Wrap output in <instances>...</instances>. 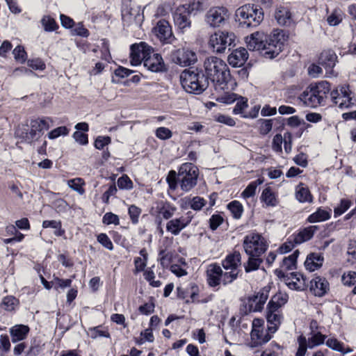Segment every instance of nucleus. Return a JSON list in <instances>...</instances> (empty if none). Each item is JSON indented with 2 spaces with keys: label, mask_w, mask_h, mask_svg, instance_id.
I'll use <instances>...</instances> for the list:
<instances>
[{
  "label": "nucleus",
  "mask_w": 356,
  "mask_h": 356,
  "mask_svg": "<svg viewBox=\"0 0 356 356\" xmlns=\"http://www.w3.org/2000/svg\"><path fill=\"white\" fill-rule=\"evenodd\" d=\"M330 90V83L321 81L307 87L300 95L299 99L305 106L315 108L325 105Z\"/></svg>",
  "instance_id": "7ed1b4c3"
},
{
  "label": "nucleus",
  "mask_w": 356,
  "mask_h": 356,
  "mask_svg": "<svg viewBox=\"0 0 356 356\" xmlns=\"http://www.w3.org/2000/svg\"><path fill=\"white\" fill-rule=\"evenodd\" d=\"M222 268L214 264L209 266L207 270V283L211 287H216L222 282Z\"/></svg>",
  "instance_id": "b1692460"
},
{
  "label": "nucleus",
  "mask_w": 356,
  "mask_h": 356,
  "mask_svg": "<svg viewBox=\"0 0 356 356\" xmlns=\"http://www.w3.org/2000/svg\"><path fill=\"white\" fill-rule=\"evenodd\" d=\"M236 35L233 32L218 31L212 34L209 40V45L216 53H223L235 45Z\"/></svg>",
  "instance_id": "6e6552de"
},
{
  "label": "nucleus",
  "mask_w": 356,
  "mask_h": 356,
  "mask_svg": "<svg viewBox=\"0 0 356 356\" xmlns=\"http://www.w3.org/2000/svg\"><path fill=\"white\" fill-rule=\"evenodd\" d=\"M277 121L281 124H284V119L280 117L278 118L274 119H259L257 121V124H259V133L261 135H267L272 129L273 127V122Z\"/></svg>",
  "instance_id": "2f4dec72"
},
{
  "label": "nucleus",
  "mask_w": 356,
  "mask_h": 356,
  "mask_svg": "<svg viewBox=\"0 0 356 356\" xmlns=\"http://www.w3.org/2000/svg\"><path fill=\"white\" fill-rule=\"evenodd\" d=\"M289 296L286 293L279 292L274 295L268 302L266 317L270 333H275L281 325L283 320L281 308L287 302Z\"/></svg>",
  "instance_id": "39448f33"
},
{
  "label": "nucleus",
  "mask_w": 356,
  "mask_h": 356,
  "mask_svg": "<svg viewBox=\"0 0 356 356\" xmlns=\"http://www.w3.org/2000/svg\"><path fill=\"white\" fill-rule=\"evenodd\" d=\"M286 280L287 286L291 289L303 291L307 286L306 277L300 273H291L290 277Z\"/></svg>",
  "instance_id": "5701e85b"
},
{
  "label": "nucleus",
  "mask_w": 356,
  "mask_h": 356,
  "mask_svg": "<svg viewBox=\"0 0 356 356\" xmlns=\"http://www.w3.org/2000/svg\"><path fill=\"white\" fill-rule=\"evenodd\" d=\"M296 197L300 202H311L312 196L308 188L305 187H299L296 192Z\"/></svg>",
  "instance_id": "58836bf2"
},
{
  "label": "nucleus",
  "mask_w": 356,
  "mask_h": 356,
  "mask_svg": "<svg viewBox=\"0 0 356 356\" xmlns=\"http://www.w3.org/2000/svg\"><path fill=\"white\" fill-rule=\"evenodd\" d=\"M203 71L216 90H222L231 79L229 67L226 63L216 56H210L204 62Z\"/></svg>",
  "instance_id": "f03ea898"
},
{
  "label": "nucleus",
  "mask_w": 356,
  "mask_h": 356,
  "mask_svg": "<svg viewBox=\"0 0 356 356\" xmlns=\"http://www.w3.org/2000/svg\"><path fill=\"white\" fill-rule=\"evenodd\" d=\"M325 339V336L322 334L321 332H312V336L309 337L308 342V348H313L315 346H319L324 343Z\"/></svg>",
  "instance_id": "ea45409f"
},
{
  "label": "nucleus",
  "mask_w": 356,
  "mask_h": 356,
  "mask_svg": "<svg viewBox=\"0 0 356 356\" xmlns=\"http://www.w3.org/2000/svg\"><path fill=\"white\" fill-rule=\"evenodd\" d=\"M193 215L191 211H188L185 216L170 220L166 224L167 232L177 236L191 222Z\"/></svg>",
  "instance_id": "dca6fc26"
},
{
  "label": "nucleus",
  "mask_w": 356,
  "mask_h": 356,
  "mask_svg": "<svg viewBox=\"0 0 356 356\" xmlns=\"http://www.w3.org/2000/svg\"><path fill=\"white\" fill-rule=\"evenodd\" d=\"M144 278L153 287H159L161 285V282L159 280L155 281V274L151 268H148L144 271Z\"/></svg>",
  "instance_id": "49530a36"
},
{
  "label": "nucleus",
  "mask_w": 356,
  "mask_h": 356,
  "mask_svg": "<svg viewBox=\"0 0 356 356\" xmlns=\"http://www.w3.org/2000/svg\"><path fill=\"white\" fill-rule=\"evenodd\" d=\"M286 41L283 31H275L269 35L262 32H254L245 38L247 47L250 51H259L266 57L273 58L282 51Z\"/></svg>",
  "instance_id": "f257e3e1"
},
{
  "label": "nucleus",
  "mask_w": 356,
  "mask_h": 356,
  "mask_svg": "<svg viewBox=\"0 0 356 356\" xmlns=\"http://www.w3.org/2000/svg\"><path fill=\"white\" fill-rule=\"evenodd\" d=\"M121 13L123 22L128 25L133 23L140 24L143 19L140 7L132 5L130 1L123 3Z\"/></svg>",
  "instance_id": "4468645a"
},
{
  "label": "nucleus",
  "mask_w": 356,
  "mask_h": 356,
  "mask_svg": "<svg viewBox=\"0 0 356 356\" xmlns=\"http://www.w3.org/2000/svg\"><path fill=\"white\" fill-rule=\"evenodd\" d=\"M166 181L170 189L175 190L179 184L178 172L174 170H170L166 178Z\"/></svg>",
  "instance_id": "13d9d810"
},
{
  "label": "nucleus",
  "mask_w": 356,
  "mask_h": 356,
  "mask_svg": "<svg viewBox=\"0 0 356 356\" xmlns=\"http://www.w3.org/2000/svg\"><path fill=\"white\" fill-rule=\"evenodd\" d=\"M40 23L46 32L55 31L59 27L56 20L49 15H44L40 20Z\"/></svg>",
  "instance_id": "c9c22d12"
},
{
  "label": "nucleus",
  "mask_w": 356,
  "mask_h": 356,
  "mask_svg": "<svg viewBox=\"0 0 356 356\" xmlns=\"http://www.w3.org/2000/svg\"><path fill=\"white\" fill-rule=\"evenodd\" d=\"M82 184V179L81 178L73 179L68 181L69 187L81 195L84 193V189L81 186Z\"/></svg>",
  "instance_id": "0e129e2a"
},
{
  "label": "nucleus",
  "mask_w": 356,
  "mask_h": 356,
  "mask_svg": "<svg viewBox=\"0 0 356 356\" xmlns=\"http://www.w3.org/2000/svg\"><path fill=\"white\" fill-rule=\"evenodd\" d=\"M264 182L263 178H259L255 181L250 182L245 190L241 193V197L244 199L253 197L256 193V190L258 186L262 184Z\"/></svg>",
  "instance_id": "72a5a7b5"
},
{
  "label": "nucleus",
  "mask_w": 356,
  "mask_h": 356,
  "mask_svg": "<svg viewBox=\"0 0 356 356\" xmlns=\"http://www.w3.org/2000/svg\"><path fill=\"white\" fill-rule=\"evenodd\" d=\"M248 58V53L245 48H238L233 51L228 56V62L234 67L243 66Z\"/></svg>",
  "instance_id": "4be33fe9"
},
{
  "label": "nucleus",
  "mask_w": 356,
  "mask_h": 356,
  "mask_svg": "<svg viewBox=\"0 0 356 356\" xmlns=\"http://www.w3.org/2000/svg\"><path fill=\"white\" fill-rule=\"evenodd\" d=\"M229 271H226L223 273L222 270V283L224 285H227L228 284L232 283L236 278L238 277V275L239 270H229Z\"/></svg>",
  "instance_id": "79ce46f5"
},
{
  "label": "nucleus",
  "mask_w": 356,
  "mask_h": 356,
  "mask_svg": "<svg viewBox=\"0 0 356 356\" xmlns=\"http://www.w3.org/2000/svg\"><path fill=\"white\" fill-rule=\"evenodd\" d=\"M191 15H195L198 11L203 10V3L200 0H193L189 3L181 5Z\"/></svg>",
  "instance_id": "37998d69"
},
{
  "label": "nucleus",
  "mask_w": 356,
  "mask_h": 356,
  "mask_svg": "<svg viewBox=\"0 0 356 356\" xmlns=\"http://www.w3.org/2000/svg\"><path fill=\"white\" fill-rule=\"evenodd\" d=\"M69 129L65 127V126H61V127H57L53 130H51L50 132H49L48 134V137L49 139H56L57 138H58L59 136H67L69 134Z\"/></svg>",
  "instance_id": "603ef678"
},
{
  "label": "nucleus",
  "mask_w": 356,
  "mask_h": 356,
  "mask_svg": "<svg viewBox=\"0 0 356 356\" xmlns=\"http://www.w3.org/2000/svg\"><path fill=\"white\" fill-rule=\"evenodd\" d=\"M273 334L269 332L268 327L267 330L264 328L262 330H252V346L254 347L259 346L268 342L271 339Z\"/></svg>",
  "instance_id": "393cba45"
},
{
  "label": "nucleus",
  "mask_w": 356,
  "mask_h": 356,
  "mask_svg": "<svg viewBox=\"0 0 356 356\" xmlns=\"http://www.w3.org/2000/svg\"><path fill=\"white\" fill-rule=\"evenodd\" d=\"M153 32L163 43L170 44L175 39L169 22L165 19H161L157 22Z\"/></svg>",
  "instance_id": "f3484780"
},
{
  "label": "nucleus",
  "mask_w": 356,
  "mask_h": 356,
  "mask_svg": "<svg viewBox=\"0 0 356 356\" xmlns=\"http://www.w3.org/2000/svg\"><path fill=\"white\" fill-rule=\"evenodd\" d=\"M243 247L248 256H261L268 249L264 238L258 233H250L244 237Z\"/></svg>",
  "instance_id": "1a4fd4ad"
},
{
  "label": "nucleus",
  "mask_w": 356,
  "mask_h": 356,
  "mask_svg": "<svg viewBox=\"0 0 356 356\" xmlns=\"http://www.w3.org/2000/svg\"><path fill=\"white\" fill-rule=\"evenodd\" d=\"M111 142V138L109 136H98L95 140V147L98 149H104Z\"/></svg>",
  "instance_id": "338daca9"
},
{
  "label": "nucleus",
  "mask_w": 356,
  "mask_h": 356,
  "mask_svg": "<svg viewBox=\"0 0 356 356\" xmlns=\"http://www.w3.org/2000/svg\"><path fill=\"white\" fill-rule=\"evenodd\" d=\"M13 54L16 61L23 63L26 60L27 54L24 47L21 45L17 46L13 51Z\"/></svg>",
  "instance_id": "a18cd8bd"
},
{
  "label": "nucleus",
  "mask_w": 356,
  "mask_h": 356,
  "mask_svg": "<svg viewBox=\"0 0 356 356\" xmlns=\"http://www.w3.org/2000/svg\"><path fill=\"white\" fill-rule=\"evenodd\" d=\"M298 349L296 356H305L307 348H308V342L305 337L301 335L298 338Z\"/></svg>",
  "instance_id": "bf43d9fd"
},
{
  "label": "nucleus",
  "mask_w": 356,
  "mask_h": 356,
  "mask_svg": "<svg viewBox=\"0 0 356 356\" xmlns=\"http://www.w3.org/2000/svg\"><path fill=\"white\" fill-rule=\"evenodd\" d=\"M343 284L346 286H351L356 283V272L348 271L345 273L341 277Z\"/></svg>",
  "instance_id": "052dcab7"
},
{
  "label": "nucleus",
  "mask_w": 356,
  "mask_h": 356,
  "mask_svg": "<svg viewBox=\"0 0 356 356\" xmlns=\"http://www.w3.org/2000/svg\"><path fill=\"white\" fill-rule=\"evenodd\" d=\"M284 138H282V135L280 134H276L273 139L272 143V148L273 151L276 152H282V144L283 143Z\"/></svg>",
  "instance_id": "774afa93"
},
{
  "label": "nucleus",
  "mask_w": 356,
  "mask_h": 356,
  "mask_svg": "<svg viewBox=\"0 0 356 356\" xmlns=\"http://www.w3.org/2000/svg\"><path fill=\"white\" fill-rule=\"evenodd\" d=\"M207 204V200L200 196L193 197L189 202L190 207L195 211H200Z\"/></svg>",
  "instance_id": "de8ad7c7"
},
{
  "label": "nucleus",
  "mask_w": 356,
  "mask_h": 356,
  "mask_svg": "<svg viewBox=\"0 0 356 356\" xmlns=\"http://www.w3.org/2000/svg\"><path fill=\"white\" fill-rule=\"evenodd\" d=\"M141 211V209L134 204H132L129 207L128 213L133 224L136 225L138 222Z\"/></svg>",
  "instance_id": "3c124183"
},
{
  "label": "nucleus",
  "mask_w": 356,
  "mask_h": 356,
  "mask_svg": "<svg viewBox=\"0 0 356 356\" xmlns=\"http://www.w3.org/2000/svg\"><path fill=\"white\" fill-rule=\"evenodd\" d=\"M309 289L314 296L322 297L329 290V283L325 278L317 276L310 281Z\"/></svg>",
  "instance_id": "412c9836"
},
{
  "label": "nucleus",
  "mask_w": 356,
  "mask_h": 356,
  "mask_svg": "<svg viewBox=\"0 0 356 356\" xmlns=\"http://www.w3.org/2000/svg\"><path fill=\"white\" fill-rule=\"evenodd\" d=\"M323 261L324 258L320 253H311L307 256L305 266L307 270L313 272L322 266Z\"/></svg>",
  "instance_id": "cd10ccee"
},
{
  "label": "nucleus",
  "mask_w": 356,
  "mask_h": 356,
  "mask_svg": "<svg viewBox=\"0 0 356 356\" xmlns=\"http://www.w3.org/2000/svg\"><path fill=\"white\" fill-rule=\"evenodd\" d=\"M18 304V300L13 296H6L3 298L1 302V307L8 312H12L15 309Z\"/></svg>",
  "instance_id": "a19ab883"
},
{
  "label": "nucleus",
  "mask_w": 356,
  "mask_h": 356,
  "mask_svg": "<svg viewBox=\"0 0 356 356\" xmlns=\"http://www.w3.org/2000/svg\"><path fill=\"white\" fill-rule=\"evenodd\" d=\"M130 62L131 65L138 66L144 63V60L152 53L153 48L145 42L133 44L130 47Z\"/></svg>",
  "instance_id": "ddd939ff"
},
{
  "label": "nucleus",
  "mask_w": 356,
  "mask_h": 356,
  "mask_svg": "<svg viewBox=\"0 0 356 356\" xmlns=\"http://www.w3.org/2000/svg\"><path fill=\"white\" fill-rule=\"evenodd\" d=\"M241 253L238 251H234L233 253L227 255L222 263V265L225 270H238V268L241 266Z\"/></svg>",
  "instance_id": "a878e982"
},
{
  "label": "nucleus",
  "mask_w": 356,
  "mask_h": 356,
  "mask_svg": "<svg viewBox=\"0 0 356 356\" xmlns=\"http://www.w3.org/2000/svg\"><path fill=\"white\" fill-rule=\"evenodd\" d=\"M199 175L198 168L191 163H184L178 170V181L181 189L189 192L197 184Z\"/></svg>",
  "instance_id": "0eeeda50"
},
{
  "label": "nucleus",
  "mask_w": 356,
  "mask_h": 356,
  "mask_svg": "<svg viewBox=\"0 0 356 356\" xmlns=\"http://www.w3.org/2000/svg\"><path fill=\"white\" fill-rule=\"evenodd\" d=\"M191 14L186 10L184 6H179L173 14L175 24L182 31L191 26L190 19Z\"/></svg>",
  "instance_id": "6ab92c4d"
},
{
  "label": "nucleus",
  "mask_w": 356,
  "mask_h": 356,
  "mask_svg": "<svg viewBox=\"0 0 356 356\" xmlns=\"http://www.w3.org/2000/svg\"><path fill=\"white\" fill-rule=\"evenodd\" d=\"M97 241L102 244L104 248L109 250H112L113 249V245L109 237L104 233L99 234L97 236Z\"/></svg>",
  "instance_id": "69168bd1"
},
{
  "label": "nucleus",
  "mask_w": 356,
  "mask_h": 356,
  "mask_svg": "<svg viewBox=\"0 0 356 356\" xmlns=\"http://www.w3.org/2000/svg\"><path fill=\"white\" fill-rule=\"evenodd\" d=\"M261 256H249L248 262L244 264L245 271L250 273L257 270L259 268L260 265L263 262V259L260 258Z\"/></svg>",
  "instance_id": "f704fd0d"
},
{
  "label": "nucleus",
  "mask_w": 356,
  "mask_h": 356,
  "mask_svg": "<svg viewBox=\"0 0 356 356\" xmlns=\"http://www.w3.org/2000/svg\"><path fill=\"white\" fill-rule=\"evenodd\" d=\"M275 18L280 26L290 27L295 24L293 16L287 6H278L275 12Z\"/></svg>",
  "instance_id": "aec40b11"
},
{
  "label": "nucleus",
  "mask_w": 356,
  "mask_h": 356,
  "mask_svg": "<svg viewBox=\"0 0 356 356\" xmlns=\"http://www.w3.org/2000/svg\"><path fill=\"white\" fill-rule=\"evenodd\" d=\"M351 202L346 199H342L340 204L334 209V216H339L345 213L350 207Z\"/></svg>",
  "instance_id": "8fccbe9b"
},
{
  "label": "nucleus",
  "mask_w": 356,
  "mask_h": 356,
  "mask_svg": "<svg viewBox=\"0 0 356 356\" xmlns=\"http://www.w3.org/2000/svg\"><path fill=\"white\" fill-rule=\"evenodd\" d=\"M176 210L177 209L175 207L168 204L167 205L163 206L161 209L159 213L164 219L168 220L173 216Z\"/></svg>",
  "instance_id": "680f3d73"
},
{
  "label": "nucleus",
  "mask_w": 356,
  "mask_h": 356,
  "mask_svg": "<svg viewBox=\"0 0 356 356\" xmlns=\"http://www.w3.org/2000/svg\"><path fill=\"white\" fill-rule=\"evenodd\" d=\"M351 92L348 86H341L330 90L332 102L338 105L340 108H348L355 104V99L350 96Z\"/></svg>",
  "instance_id": "f8f14e48"
},
{
  "label": "nucleus",
  "mask_w": 356,
  "mask_h": 356,
  "mask_svg": "<svg viewBox=\"0 0 356 356\" xmlns=\"http://www.w3.org/2000/svg\"><path fill=\"white\" fill-rule=\"evenodd\" d=\"M229 17V11L225 7H213L207 12L205 22L210 27L219 28L225 26Z\"/></svg>",
  "instance_id": "9b49d317"
},
{
  "label": "nucleus",
  "mask_w": 356,
  "mask_h": 356,
  "mask_svg": "<svg viewBox=\"0 0 356 356\" xmlns=\"http://www.w3.org/2000/svg\"><path fill=\"white\" fill-rule=\"evenodd\" d=\"M317 229L318 227L314 225L304 228L297 234L293 235L294 242L296 244H300L310 240Z\"/></svg>",
  "instance_id": "7c9ffc66"
},
{
  "label": "nucleus",
  "mask_w": 356,
  "mask_h": 356,
  "mask_svg": "<svg viewBox=\"0 0 356 356\" xmlns=\"http://www.w3.org/2000/svg\"><path fill=\"white\" fill-rule=\"evenodd\" d=\"M29 327L25 325H16L10 329L13 342L15 343L24 339L29 332Z\"/></svg>",
  "instance_id": "c756f323"
},
{
  "label": "nucleus",
  "mask_w": 356,
  "mask_h": 356,
  "mask_svg": "<svg viewBox=\"0 0 356 356\" xmlns=\"http://www.w3.org/2000/svg\"><path fill=\"white\" fill-rule=\"evenodd\" d=\"M330 218V213L329 211L318 209L314 213H312L307 218V221L310 223L318 222L325 221Z\"/></svg>",
  "instance_id": "473e14b6"
},
{
  "label": "nucleus",
  "mask_w": 356,
  "mask_h": 356,
  "mask_svg": "<svg viewBox=\"0 0 356 356\" xmlns=\"http://www.w3.org/2000/svg\"><path fill=\"white\" fill-rule=\"evenodd\" d=\"M155 135L159 139L165 140L170 139L172 136V133L168 128L161 127L156 129Z\"/></svg>",
  "instance_id": "4d7b16f0"
},
{
  "label": "nucleus",
  "mask_w": 356,
  "mask_h": 356,
  "mask_svg": "<svg viewBox=\"0 0 356 356\" xmlns=\"http://www.w3.org/2000/svg\"><path fill=\"white\" fill-rule=\"evenodd\" d=\"M259 300L256 294L248 298L250 312H259L262 309L264 305H260V302L258 301Z\"/></svg>",
  "instance_id": "864d4df0"
},
{
  "label": "nucleus",
  "mask_w": 356,
  "mask_h": 356,
  "mask_svg": "<svg viewBox=\"0 0 356 356\" xmlns=\"http://www.w3.org/2000/svg\"><path fill=\"white\" fill-rule=\"evenodd\" d=\"M51 122L52 120L49 118L32 120L30 122V130L26 129V131H22L21 134L17 133V134L26 142L31 143L39 139L44 130L49 129Z\"/></svg>",
  "instance_id": "9d476101"
},
{
  "label": "nucleus",
  "mask_w": 356,
  "mask_h": 356,
  "mask_svg": "<svg viewBox=\"0 0 356 356\" xmlns=\"http://www.w3.org/2000/svg\"><path fill=\"white\" fill-rule=\"evenodd\" d=\"M337 56L331 50L323 51L318 58V64L328 71L331 70L336 64Z\"/></svg>",
  "instance_id": "bb28decb"
},
{
  "label": "nucleus",
  "mask_w": 356,
  "mask_h": 356,
  "mask_svg": "<svg viewBox=\"0 0 356 356\" xmlns=\"http://www.w3.org/2000/svg\"><path fill=\"white\" fill-rule=\"evenodd\" d=\"M171 59L174 63L185 67L194 64L197 61V56L194 51L182 48L173 51Z\"/></svg>",
  "instance_id": "2eb2a0df"
},
{
  "label": "nucleus",
  "mask_w": 356,
  "mask_h": 356,
  "mask_svg": "<svg viewBox=\"0 0 356 356\" xmlns=\"http://www.w3.org/2000/svg\"><path fill=\"white\" fill-rule=\"evenodd\" d=\"M236 15L242 26L256 27L264 19V12L258 5L246 4L236 10Z\"/></svg>",
  "instance_id": "423d86ee"
},
{
  "label": "nucleus",
  "mask_w": 356,
  "mask_h": 356,
  "mask_svg": "<svg viewBox=\"0 0 356 356\" xmlns=\"http://www.w3.org/2000/svg\"><path fill=\"white\" fill-rule=\"evenodd\" d=\"M342 21V13L339 10H334L327 18V22L330 26H337Z\"/></svg>",
  "instance_id": "09e8293b"
},
{
  "label": "nucleus",
  "mask_w": 356,
  "mask_h": 356,
  "mask_svg": "<svg viewBox=\"0 0 356 356\" xmlns=\"http://www.w3.org/2000/svg\"><path fill=\"white\" fill-rule=\"evenodd\" d=\"M260 200L268 207H275L279 204L277 194L269 186L263 190L260 196Z\"/></svg>",
  "instance_id": "c85d7f7f"
},
{
  "label": "nucleus",
  "mask_w": 356,
  "mask_h": 356,
  "mask_svg": "<svg viewBox=\"0 0 356 356\" xmlns=\"http://www.w3.org/2000/svg\"><path fill=\"white\" fill-rule=\"evenodd\" d=\"M227 209L231 212V213L232 214L234 218H241L243 212V207L240 202L237 200L232 201L227 204Z\"/></svg>",
  "instance_id": "4c0bfd02"
},
{
  "label": "nucleus",
  "mask_w": 356,
  "mask_h": 356,
  "mask_svg": "<svg viewBox=\"0 0 356 356\" xmlns=\"http://www.w3.org/2000/svg\"><path fill=\"white\" fill-rule=\"evenodd\" d=\"M224 222L223 216L220 213L213 214L209 218V228L212 231H215Z\"/></svg>",
  "instance_id": "c03bdc74"
},
{
  "label": "nucleus",
  "mask_w": 356,
  "mask_h": 356,
  "mask_svg": "<svg viewBox=\"0 0 356 356\" xmlns=\"http://www.w3.org/2000/svg\"><path fill=\"white\" fill-rule=\"evenodd\" d=\"M299 251L296 250L293 252L291 255L286 257L282 260L283 268H285L286 270H293L296 268L297 259L299 256Z\"/></svg>",
  "instance_id": "e433bc0d"
},
{
  "label": "nucleus",
  "mask_w": 356,
  "mask_h": 356,
  "mask_svg": "<svg viewBox=\"0 0 356 356\" xmlns=\"http://www.w3.org/2000/svg\"><path fill=\"white\" fill-rule=\"evenodd\" d=\"M143 65L152 72H163L167 70L162 56L159 54L154 53V50L144 60Z\"/></svg>",
  "instance_id": "a211bd4d"
},
{
  "label": "nucleus",
  "mask_w": 356,
  "mask_h": 356,
  "mask_svg": "<svg viewBox=\"0 0 356 356\" xmlns=\"http://www.w3.org/2000/svg\"><path fill=\"white\" fill-rule=\"evenodd\" d=\"M10 348V343L7 335L0 336V355L4 356Z\"/></svg>",
  "instance_id": "5fc2aeb1"
},
{
  "label": "nucleus",
  "mask_w": 356,
  "mask_h": 356,
  "mask_svg": "<svg viewBox=\"0 0 356 356\" xmlns=\"http://www.w3.org/2000/svg\"><path fill=\"white\" fill-rule=\"evenodd\" d=\"M179 78L183 88L188 93L200 95L209 86L203 70L197 68L184 70Z\"/></svg>",
  "instance_id": "20e7f679"
},
{
  "label": "nucleus",
  "mask_w": 356,
  "mask_h": 356,
  "mask_svg": "<svg viewBox=\"0 0 356 356\" xmlns=\"http://www.w3.org/2000/svg\"><path fill=\"white\" fill-rule=\"evenodd\" d=\"M102 222L107 225L111 224L118 225L120 224V218L118 215L112 212H107L103 216Z\"/></svg>",
  "instance_id": "6e6d98bb"
},
{
  "label": "nucleus",
  "mask_w": 356,
  "mask_h": 356,
  "mask_svg": "<svg viewBox=\"0 0 356 356\" xmlns=\"http://www.w3.org/2000/svg\"><path fill=\"white\" fill-rule=\"evenodd\" d=\"M118 186L120 189L129 190L133 188V183L127 175H122L118 179Z\"/></svg>",
  "instance_id": "e2e57ef3"
}]
</instances>
